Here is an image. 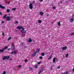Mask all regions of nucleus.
Wrapping results in <instances>:
<instances>
[{"instance_id": "f257e3e1", "label": "nucleus", "mask_w": 74, "mask_h": 74, "mask_svg": "<svg viewBox=\"0 0 74 74\" xmlns=\"http://www.w3.org/2000/svg\"><path fill=\"white\" fill-rule=\"evenodd\" d=\"M10 59V57L9 56H5L3 58L2 60H4L5 59Z\"/></svg>"}, {"instance_id": "f03ea898", "label": "nucleus", "mask_w": 74, "mask_h": 74, "mask_svg": "<svg viewBox=\"0 0 74 74\" xmlns=\"http://www.w3.org/2000/svg\"><path fill=\"white\" fill-rule=\"evenodd\" d=\"M22 30L21 31V32L23 33H26V31L25 30V28H22Z\"/></svg>"}, {"instance_id": "7ed1b4c3", "label": "nucleus", "mask_w": 74, "mask_h": 74, "mask_svg": "<svg viewBox=\"0 0 74 74\" xmlns=\"http://www.w3.org/2000/svg\"><path fill=\"white\" fill-rule=\"evenodd\" d=\"M30 9H32L33 8V4L32 3H30V4L29 5Z\"/></svg>"}, {"instance_id": "20e7f679", "label": "nucleus", "mask_w": 74, "mask_h": 74, "mask_svg": "<svg viewBox=\"0 0 74 74\" xmlns=\"http://www.w3.org/2000/svg\"><path fill=\"white\" fill-rule=\"evenodd\" d=\"M22 28H23V27L20 26H18L16 27L17 29H19V30H21V29H22Z\"/></svg>"}, {"instance_id": "39448f33", "label": "nucleus", "mask_w": 74, "mask_h": 74, "mask_svg": "<svg viewBox=\"0 0 74 74\" xmlns=\"http://www.w3.org/2000/svg\"><path fill=\"white\" fill-rule=\"evenodd\" d=\"M36 52H35L34 53H33L31 55L32 57H33V56H36Z\"/></svg>"}, {"instance_id": "423d86ee", "label": "nucleus", "mask_w": 74, "mask_h": 74, "mask_svg": "<svg viewBox=\"0 0 74 74\" xmlns=\"http://www.w3.org/2000/svg\"><path fill=\"white\" fill-rule=\"evenodd\" d=\"M0 8H1L2 9H5V7L3 6H2L0 4Z\"/></svg>"}, {"instance_id": "0eeeda50", "label": "nucleus", "mask_w": 74, "mask_h": 74, "mask_svg": "<svg viewBox=\"0 0 74 74\" xmlns=\"http://www.w3.org/2000/svg\"><path fill=\"white\" fill-rule=\"evenodd\" d=\"M6 20L7 21H10V16H7L6 17Z\"/></svg>"}, {"instance_id": "6e6552de", "label": "nucleus", "mask_w": 74, "mask_h": 74, "mask_svg": "<svg viewBox=\"0 0 74 74\" xmlns=\"http://www.w3.org/2000/svg\"><path fill=\"white\" fill-rule=\"evenodd\" d=\"M66 49H67V47L66 46H64L62 48V51H64V50H66Z\"/></svg>"}, {"instance_id": "1a4fd4ad", "label": "nucleus", "mask_w": 74, "mask_h": 74, "mask_svg": "<svg viewBox=\"0 0 74 74\" xmlns=\"http://www.w3.org/2000/svg\"><path fill=\"white\" fill-rule=\"evenodd\" d=\"M73 21H74V19L73 18H72L70 20V22H71V23H73Z\"/></svg>"}, {"instance_id": "9d476101", "label": "nucleus", "mask_w": 74, "mask_h": 74, "mask_svg": "<svg viewBox=\"0 0 74 74\" xmlns=\"http://www.w3.org/2000/svg\"><path fill=\"white\" fill-rule=\"evenodd\" d=\"M11 53L12 54V53H14L15 54H16V52L15 51H14L11 52Z\"/></svg>"}, {"instance_id": "9b49d317", "label": "nucleus", "mask_w": 74, "mask_h": 74, "mask_svg": "<svg viewBox=\"0 0 74 74\" xmlns=\"http://www.w3.org/2000/svg\"><path fill=\"white\" fill-rule=\"evenodd\" d=\"M56 62V58H54L53 59V63H55Z\"/></svg>"}, {"instance_id": "f8f14e48", "label": "nucleus", "mask_w": 74, "mask_h": 74, "mask_svg": "<svg viewBox=\"0 0 74 74\" xmlns=\"http://www.w3.org/2000/svg\"><path fill=\"white\" fill-rule=\"evenodd\" d=\"M28 42H32V38H29V41H28Z\"/></svg>"}, {"instance_id": "ddd939ff", "label": "nucleus", "mask_w": 74, "mask_h": 74, "mask_svg": "<svg viewBox=\"0 0 74 74\" xmlns=\"http://www.w3.org/2000/svg\"><path fill=\"white\" fill-rule=\"evenodd\" d=\"M4 50L3 49V48L2 49L0 50V52H3Z\"/></svg>"}, {"instance_id": "4468645a", "label": "nucleus", "mask_w": 74, "mask_h": 74, "mask_svg": "<svg viewBox=\"0 0 74 74\" xmlns=\"http://www.w3.org/2000/svg\"><path fill=\"white\" fill-rule=\"evenodd\" d=\"M7 48H8V46H6L3 49L4 50H5V49H7Z\"/></svg>"}, {"instance_id": "2eb2a0df", "label": "nucleus", "mask_w": 74, "mask_h": 74, "mask_svg": "<svg viewBox=\"0 0 74 74\" xmlns=\"http://www.w3.org/2000/svg\"><path fill=\"white\" fill-rule=\"evenodd\" d=\"M58 25L59 26H61V24H60V22H59L58 23Z\"/></svg>"}, {"instance_id": "dca6fc26", "label": "nucleus", "mask_w": 74, "mask_h": 74, "mask_svg": "<svg viewBox=\"0 0 74 74\" xmlns=\"http://www.w3.org/2000/svg\"><path fill=\"white\" fill-rule=\"evenodd\" d=\"M52 55H51L50 56H49V58H48V60H49V59H51L52 58Z\"/></svg>"}, {"instance_id": "f3484780", "label": "nucleus", "mask_w": 74, "mask_h": 74, "mask_svg": "<svg viewBox=\"0 0 74 74\" xmlns=\"http://www.w3.org/2000/svg\"><path fill=\"white\" fill-rule=\"evenodd\" d=\"M36 51L35 52H40V49H37L36 50Z\"/></svg>"}, {"instance_id": "a211bd4d", "label": "nucleus", "mask_w": 74, "mask_h": 74, "mask_svg": "<svg viewBox=\"0 0 74 74\" xmlns=\"http://www.w3.org/2000/svg\"><path fill=\"white\" fill-rule=\"evenodd\" d=\"M26 36V35L25 34H22V36L23 37H25V36Z\"/></svg>"}, {"instance_id": "6ab92c4d", "label": "nucleus", "mask_w": 74, "mask_h": 74, "mask_svg": "<svg viewBox=\"0 0 74 74\" xmlns=\"http://www.w3.org/2000/svg\"><path fill=\"white\" fill-rule=\"evenodd\" d=\"M11 38H12V37H9V38L8 39V41H10V40H11Z\"/></svg>"}, {"instance_id": "aec40b11", "label": "nucleus", "mask_w": 74, "mask_h": 74, "mask_svg": "<svg viewBox=\"0 0 74 74\" xmlns=\"http://www.w3.org/2000/svg\"><path fill=\"white\" fill-rule=\"evenodd\" d=\"M7 18V15H5L4 16V17H3V19H5Z\"/></svg>"}, {"instance_id": "412c9836", "label": "nucleus", "mask_w": 74, "mask_h": 74, "mask_svg": "<svg viewBox=\"0 0 74 74\" xmlns=\"http://www.w3.org/2000/svg\"><path fill=\"white\" fill-rule=\"evenodd\" d=\"M40 15H42L43 14V12H40Z\"/></svg>"}, {"instance_id": "4be33fe9", "label": "nucleus", "mask_w": 74, "mask_h": 74, "mask_svg": "<svg viewBox=\"0 0 74 74\" xmlns=\"http://www.w3.org/2000/svg\"><path fill=\"white\" fill-rule=\"evenodd\" d=\"M68 56H69V53L66 54L65 55V57L66 58H67Z\"/></svg>"}, {"instance_id": "5701e85b", "label": "nucleus", "mask_w": 74, "mask_h": 74, "mask_svg": "<svg viewBox=\"0 0 74 74\" xmlns=\"http://www.w3.org/2000/svg\"><path fill=\"white\" fill-rule=\"evenodd\" d=\"M12 11H15L16 10V8H12Z\"/></svg>"}, {"instance_id": "b1692460", "label": "nucleus", "mask_w": 74, "mask_h": 74, "mask_svg": "<svg viewBox=\"0 0 74 74\" xmlns=\"http://www.w3.org/2000/svg\"><path fill=\"white\" fill-rule=\"evenodd\" d=\"M41 71L42 72H43V71H44V68H42L41 69Z\"/></svg>"}, {"instance_id": "393cba45", "label": "nucleus", "mask_w": 74, "mask_h": 74, "mask_svg": "<svg viewBox=\"0 0 74 74\" xmlns=\"http://www.w3.org/2000/svg\"><path fill=\"white\" fill-rule=\"evenodd\" d=\"M10 10L7 9L6 10V12H10Z\"/></svg>"}, {"instance_id": "a878e982", "label": "nucleus", "mask_w": 74, "mask_h": 74, "mask_svg": "<svg viewBox=\"0 0 74 74\" xmlns=\"http://www.w3.org/2000/svg\"><path fill=\"white\" fill-rule=\"evenodd\" d=\"M41 55L42 56H44V55H45V53H42L41 54Z\"/></svg>"}, {"instance_id": "bb28decb", "label": "nucleus", "mask_w": 74, "mask_h": 74, "mask_svg": "<svg viewBox=\"0 0 74 74\" xmlns=\"http://www.w3.org/2000/svg\"><path fill=\"white\" fill-rule=\"evenodd\" d=\"M29 69H30V70H33V68H32V67H29Z\"/></svg>"}, {"instance_id": "cd10ccee", "label": "nucleus", "mask_w": 74, "mask_h": 74, "mask_svg": "<svg viewBox=\"0 0 74 74\" xmlns=\"http://www.w3.org/2000/svg\"><path fill=\"white\" fill-rule=\"evenodd\" d=\"M14 44H12V47H13V48H14Z\"/></svg>"}, {"instance_id": "c85d7f7f", "label": "nucleus", "mask_w": 74, "mask_h": 74, "mask_svg": "<svg viewBox=\"0 0 74 74\" xmlns=\"http://www.w3.org/2000/svg\"><path fill=\"white\" fill-rule=\"evenodd\" d=\"M64 74H69V73L67 72H65L64 73Z\"/></svg>"}, {"instance_id": "c756f323", "label": "nucleus", "mask_w": 74, "mask_h": 74, "mask_svg": "<svg viewBox=\"0 0 74 74\" xmlns=\"http://www.w3.org/2000/svg\"><path fill=\"white\" fill-rule=\"evenodd\" d=\"M38 22L40 23H41V21L39 20L38 21Z\"/></svg>"}, {"instance_id": "7c9ffc66", "label": "nucleus", "mask_w": 74, "mask_h": 74, "mask_svg": "<svg viewBox=\"0 0 74 74\" xmlns=\"http://www.w3.org/2000/svg\"><path fill=\"white\" fill-rule=\"evenodd\" d=\"M38 67V66L37 65H36L35 66V68L37 69Z\"/></svg>"}, {"instance_id": "2f4dec72", "label": "nucleus", "mask_w": 74, "mask_h": 74, "mask_svg": "<svg viewBox=\"0 0 74 74\" xmlns=\"http://www.w3.org/2000/svg\"><path fill=\"white\" fill-rule=\"evenodd\" d=\"M6 73H5V71H4L2 73V74H5Z\"/></svg>"}, {"instance_id": "473e14b6", "label": "nucleus", "mask_w": 74, "mask_h": 74, "mask_svg": "<svg viewBox=\"0 0 74 74\" xmlns=\"http://www.w3.org/2000/svg\"><path fill=\"white\" fill-rule=\"evenodd\" d=\"M53 8L54 9V10H55V9H56V7H55V6H53Z\"/></svg>"}, {"instance_id": "72a5a7b5", "label": "nucleus", "mask_w": 74, "mask_h": 74, "mask_svg": "<svg viewBox=\"0 0 74 74\" xmlns=\"http://www.w3.org/2000/svg\"><path fill=\"white\" fill-rule=\"evenodd\" d=\"M40 59H42V56H40L39 57Z\"/></svg>"}, {"instance_id": "f704fd0d", "label": "nucleus", "mask_w": 74, "mask_h": 74, "mask_svg": "<svg viewBox=\"0 0 74 74\" xmlns=\"http://www.w3.org/2000/svg\"><path fill=\"white\" fill-rule=\"evenodd\" d=\"M42 71H39V72L38 73V74H41V73Z\"/></svg>"}, {"instance_id": "c9c22d12", "label": "nucleus", "mask_w": 74, "mask_h": 74, "mask_svg": "<svg viewBox=\"0 0 74 74\" xmlns=\"http://www.w3.org/2000/svg\"><path fill=\"white\" fill-rule=\"evenodd\" d=\"M39 1H40V2H42L43 0H39Z\"/></svg>"}, {"instance_id": "e433bc0d", "label": "nucleus", "mask_w": 74, "mask_h": 74, "mask_svg": "<svg viewBox=\"0 0 74 74\" xmlns=\"http://www.w3.org/2000/svg\"><path fill=\"white\" fill-rule=\"evenodd\" d=\"M18 68H21V65H19L18 66Z\"/></svg>"}, {"instance_id": "4c0bfd02", "label": "nucleus", "mask_w": 74, "mask_h": 74, "mask_svg": "<svg viewBox=\"0 0 74 74\" xmlns=\"http://www.w3.org/2000/svg\"><path fill=\"white\" fill-rule=\"evenodd\" d=\"M35 2H36L35 1H34L32 2V4H34V3H35Z\"/></svg>"}, {"instance_id": "58836bf2", "label": "nucleus", "mask_w": 74, "mask_h": 74, "mask_svg": "<svg viewBox=\"0 0 74 74\" xmlns=\"http://www.w3.org/2000/svg\"><path fill=\"white\" fill-rule=\"evenodd\" d=\"M74 35V32L71 34V36H73V35Z\"/></svg>"}, {"instance_id": "ea45409f", "label": "nucleus", "mask_w": 74, "mask_h": 74, "mask_svg": "<svg viewBox=\"0 0 74 74\" xmlns=\"http://www.w3.org/2000/svg\"><path fill=\"white\" fill-rule=\"evenodd\" d=\"M40 63H41V62H38V64H40Z\"/></svg>"}, {"instance_id": "a19ab883", "label": "nucleus", "mask_w": 74, "mask_h": 74, "mask_svg": "<svg viewBox=\"0 0 74 74\" xmlns=\"http://www.w3.org/2000/svg\"><path fill=\"white\" fill-rule=\"evenodd\" d=\"M0 15H2V13H1V12H0Z\"/></svg>"}, {"instance_id": "79ce46f5", "label": "nucleus", "mask_w": 74, "mask_h": 74, "mask_svg": "<svg viewBox=\"0 0 74 74\" xmlns=\"http://www.w3.org/2000/svg\"><path fill=\"white\" fill-rule=\"evenodd\" d=\"M18 21H16L15 22V23L17 24L18 23Z\"/></svg>"}, {"instance_id": "37998d69", "label": "nucleus", "mask_w": 74, "mask_h": 74, "mask_svg": "<svg viewBox=\"0 0 74 74\" xmlns=\"http://www.w3.org/2000/svg\"><path fill=\"white\" fill-rule=\"evenodd\" d=\"M72 17L73 18H74V14L72 15Z\"/></svg>"}, {"instance_id": "c03bdc74", "label": "nucleus", "mask_w": 74, "mask_h": 74, "mask_svg": "<svg viewBox=\"0 0 74 74\" xmlns=\"http://www.w3.org/2000/svg\"><path fill=\"white\" fill-rule=\"evenodd\" d=\"M60 66H58V67H57V69H60Z\"/></svg>"}, {"instance_id": "a18cd8bd", "label": "nucleus", "mask_w": 74, "mask_h": 74, "mask_svg": "<svg viewBox=\"0 0 74 74\" xmlns=\"http://www.w3.org/2000/svg\"><path fill=\"white\" fill-rule=\"evenodd\" d=\"M25 62H27V60H25Z\"/></svg>"}, {"instance_id": "49530a36", "label": "nucleus", "mask_w": 74, "mask_h": 74, "mask_svg": "<svg viewBox=\"0 0 74 74\" xmlns=\"http://www.w3.org/2000/svg\"><path fill=\"white\" fill-rule=\"evenodd\" d=\"M2 23H4V21H2Z\"/></svg>"}, {"instance_id": "de8ad7c7", "label": "nucleus", "mask_w": 74, "mask_h": 74, "mask_svg": "<svg viewBox=\"0 0 74 74\" xmlns=\"http://www.w3.org/2000/svg\"><path fill=\"white\" fill-rule=\"evenodd\" d=\"M10 3V1H9L8 2V4H9Z\"/></svg>"}, {"instance_id": "09e8293b", "label": "nucleus", "mask_w": 74, "mask_h": 74, "mask_svg": "<svg viewBox=\"0 0 74 74\" xmlns=\"http://www.w3.org/2000/svg\"><path fill=\"white\" fill-rule=\"evenodd\" d=\"M4 33H2L3 36H4Z\"/></svg>"}, {"instance_id": "8fccbe9b", "label": "nucleus", "mask_w": 74, "mask_h": 74, "mask_svg": "<svg viewBox=\"0 0 74 74\" xmlns=\"http://www.w3.org/2000/svg\"><path fill=\"white\" fill-rule=\"evenodd\" d=\"M9 60H12L11 58H10V59Z\"/></svg>"}, {"instance_id": "3c124183", "label": "nucleus", "mask_w": 74, "mask_h": 74, "mask_svg": "<svg viewBox=\"0 0 74 74\" xmlns=\"http://www.w3.org/2000/svg\"><path fill=\"white\" fill-rule=\"evenodd\" d=\"M60 4H62V1H60Z\"/></svg>"}, {"instance_id": "603ef678", "label": "nucleus", "mask_w": 74, "mask_h": 74, "mask_svg": "<svg viewBox=\"0 0 74 74\" xmlns=\"http://www.w3.org/2000/svg\"><path fill=\"white\" fill-rule=\"evenodd\" d=\"M73 71L74 72V68H73Z\"/></svg>"}, {"instance_id": "864d4df0", "label": "nucleus", "mask_w": 74, "mask_h": 74, "mask_svg": "<svg viewBox=\"0 0 74 74\" xmlns=\"http://www.w3.org/2000/svg\"><path fill=\"white\" fill-rule=\"evenodd\" d=\"M10 49H8V50H10Z\"/></svg>"}, {"instance_id": "5fc2aeb1", "label": "nucleus", "mask_w": 74, "mask_h": 74, "mask_svg": "<svg viewBox=\"0 0 74 74\" xmlns=\"http://www.w3.org/2000/svg\"><path fill=\"white\" fill-rule=\"evenodd\" d=\"M23 45V44H21V45Z\"/></svg>"}, {"instance_id": "6e6d98bb", "label": "nucleus", "mask_w": 74, "mask_h": 74, "mask_svg": "<svg viewBox=\"0 0 74 74\" xmlns=\"http://www.w3.org/2000/svg\"><path fill=\"white\" fill-rule=\"evenodd\" d=\"M8 15H9V16L10 15V14H8Z\"/></svg>"}, {"instance_id": "4d7b16f0", "label": "nucleus", "mask_w": 74, "mask_h": 74, "mask_svg": "<svg viewBox=\"0 0 74 74\" xmlns=\"http://www.w3.org/2000/svg\"><path fill=\"white\" fill-rule=\"evenodd\" d=\"M51 23H53V22H52Z\"/></svg>"}, {"instance_id": "13d9d810", "label": "nucleus", "mask_w": 74, "mask_h": 74, "mask_svg": "<svg viewBox=\"0 0 74 74\" xmlns=\"http://www.w3.org/2000/svg\"><path fill=\"white\" fill-rule=\"evenodd\" d=\"M61 74H63V73H61Z\"/></svg>"}]
</instances>
